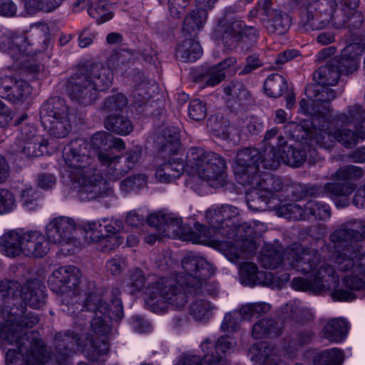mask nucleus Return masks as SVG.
Masks as SVG:
<instances>
[{
    "label": "nucleus",
    "instance_id": "nucleus-1",
    "mask_svg": "<svg viewBox=\"0 0 365 365\" xmlns=\"http://www.w3.org/2000/svg\"><path fill=\"white\" fill-rule=\"evenodd\" d=\"M260 261L267 269L282 266L285 269H294L302 274H309V279H293L292 286L296 290L331 289L339 282L333 267L321 262L317 251L307 250L301 245H292L282 255L279 254L274 247H267L261 254Z\"/></svg>",
    "mask_w": 365,
    "mask_h": 365
},
{
    "label": "nucleus",
    "instance_id": "nucleus-2",
    "mask_svg": "<svg viewBox=\"0 0 365 365\" xmlns=\"http://www.w3.org/2000/svg\"><path fill=\"white\" fill-rule=\"evenodd\" d=\"M305 92L314 101V105L311 108L309 103L303 99L300 101V109L304 113L313 115L312 123L314 131L310 138L316 143L329 148L336 140L345 147L351 148L356 145L359 138H365V120L356 127L357 133L350 130L336 129L339 122H345V115L331 117L329 115V102L336 97L333 89L324 88L320 91L319 86H309Z\"/></svg>",
    "mask_w": 365,
    "mask_h": 365
},
{
    "label": "nucleus",
    "instance_id": "nucleus-3",
    "mask_svg": "<svg viewBox=\"0 0 365 365\" xmlns=\"http://www.w3.org/2000/svg\"><path fill=\"white\" fill-rule=\"evenodd\" d=\"M113 304L114 309L110 311L108 304L94 294L90 295L84 302L83 307L95 313L91 323V339H87L88 344L82 345L80 339L72 331L56 335V346L61 357L63 356L65 363L66 359L64 356L69 352L81 351L91 360H97L100 356L108 353L109 346L106 336L111 329L110 319H120L123 316L120 302L115 300Z\"/></svg>",
    "mask_w": 365,
    "mask_h": 365
},
{
    "label": "nucleus",
    "instance_id": "nucleus-4",
    "mask_svg": "<svg viewBox=\"0 0 365 365\" xmlns=\"http://www.w3.org/2000/svg\"><path fill=\"white\" fill-rule=\"evenodd\" d=\"M363 234L347 228H341L331 235L334 243H346L344 252L336 259L338 268L343 272H349L342 279V287L335 289L332 297L338 301H351L356 298L355 292L365 288V251L361 245L354 244L365 237V226Z\"/></svg>",
    "mask_w": 365,
    "mask_h": 365
},
{
    "label": "nucleus",
    "instance_id": "nucleus-5",
    "mask_svg": "<svg viewBox=\"0 0 365 365\" xmlns=\"http://www.w3.org/2000/svg\"><path fill=\"white\" fill-rule=\"evenodd\" d=\"M259 160V150L247 148L237 153L233 164L237 182L252 187L247 195V202L249 208L253 211L265 210L274 192L281 188L278 180L268 175L260 178Z\"/></svg>",
    "mask_w": 365,
    "mask_h": 365
},
{
    "label": "nucleus",
    "instance_id": "nucleus-6",
    "mask_svg": "<svg viewBox=\"0 0 365 365\" xmlns=\"http://www.w3.org/2000/svg\"><path fill=\"white\" fill-rule=\"evenodd\" d=\"M63 168L72 181L77 183L86 198L93 200L109 195L112 190L109 183L94 174L90 167L92 159L89 144L82 139L71 141L63 151Z\"/></svg>",
    "mask_w": 365,
    "mask_h": 365
},
{
    "label": "nucleus",
    "instance_id": "nucleus-7",
    "mask_svg": "<svg viewBox=\"0 0 365 365\" xmlns=\"http://www.w3.org/2000/svg\"><path fill=\"white\" fill-rule=\"evenodd\" d=\"M38 322V318L36 315L29 314L19 323L8 320L5 324L0 326L1 338L9 341L11 344L15 342L18 346V351L14 349L6 352V363L7 365L10 364L43 365L46 361V350L41 341H36L29 352L23 346L24 336L22 334L21 327H32Z\"/></svg>",
    "mask_w": 365,
    "mask_h": 365
},
{
    "label": "nucleus",
    "instance_id": "nucleus-8",
    "mask_svg": "<svg viewBox=\"0 0 365 365\" xmlns=\"http://www.w3.org/2000/svg\"><path fill=\"white\" fill-rule=\"evenodd\" d=\"M110 69L101 63H93L78 68L67 83L68 96L81 104H89L97 98V93L104 91L111 85Z\"/></svg>",
    "mask_w": 365,
    "mask_h": 365
},
{
    "label": "nucleus",
    "instance_id": "nucleus-9",
    "mask_svg": "<svg viewBox=\"0 0 365 365\" xmlns=\"http://www.w3.org/2000/svg\"><path fill=\"white\" fill-rule=\"evenodd\" d=\"M185 281L177 276L160 277L148 284L145 290L146 306L154 312H163L170 307L179 309L187 301Z\"/></svg>",
    "mask_w": 365,
    "mask_h": 365
},
{
    "label": "nucleus",
    "instance_id": "nucleus-10",
    "mask_svg": "<svg viewBox=\"0 0 365 365\" xmlns=\"http://www.w3.org/2000/svg\"><path fill=\"white\" fill-rule=\"evenodd\" d=\"M0 250L9 257L40 258L47 254L49 247L41 231L16 229L0 237Z\"/></svg>",
    "mask_w": 365,
    "mask_h": 365
},
{
    "label": "nucleus",
    "instance_id": "nucleus-11",
    "mask_svg": "<svg viewBox=\"0 0 365 365\" xmlns=\"http://www.w3.org/2000/svg\"><path fill=\"white\" fill-rule=\"evenodd\" d=\"M227 165L220 155L200 148H191L187 153L186 171L212 187L222 185Z\"/></svg>",
    "mask_w": 365,
    "mask_h": 365
},
{
    "label": "nucleus",
    "instance_id": "nucleus-12",
    "mask_svg": "<svg viewBox=\"0 0 365 365\" xmlns=\"http://www.w3.org/2000/svg\"><path fill=\"white\" fill-rule=\"evenodd\" d=\"M263 142L265 148L262 154L259 153V164L266 169H277L281 163L299 167L306 159L305 151L288 146L276 128L266 133Z\"/></svg>",
    "mask_w": 365,
    "mask_h": 365
},
{
    "label": "nucleus",
    "instance_id": "nucleus-13",
    "mask_svg": "<svg viewBox=\"0 0 365 365\" xmlns=\"http://www.w3.org/2000/svg\"><path fill=\"white\" fill-rule=\"evenodd\" d=\"M108 138L106 133L99 132L92 137L91 142L94 148H98L96 156L100 163L105 167L107 177L115 180L134 168L140 158L141 152L138 148L127 152L125 154V165H123L119 155H115L110 149H102L106 145Z\"/></svg>",
    "mask_w": 365,
    "mask_h": 365
},
{
    "label": "nucleus",
    "instance_id": "nucleus-14",
    "mask_svg": "<svg viewBox=\"0 0 365 365\" xmlns=\"http://www.w3.org/2000/svg\"><path fill=\"white\" fill-rule=\"evenodd\" d=\"M83 229L90 242L101 251L111 250L123 242L120 234L123 223L118 220L102 218L88 221L83 225Z\"/></svg>",
    "mask_w": 365,
    "mask_h": 365
},
{
    "label": "nucleus",
    "instance_id": "nucleus-15",
    "mask_svg": "<svg viewBox=\"0 0 365 365\" xmlns=\"http://www.w3.org/2000/svg\"><path fill=\"white\" fill-rule=\"evenodd\" d=\"M252 229L247 225H241L237 227H229L222 235L227 236V240L220 243V248L225 257L233 263L240 259L249 258L257 249L256 242L248 237L251 235Z\"/></svg>",
    "mask_w": 365,
    "mask_h": 365
},
{
    "label": "nucleus",
    "instance_id": "nucleus-16",
    "mask_svg": "<svg viewBox=\"0 0 365 365\" xmlns=\"http://www.w3.org/2000/svg\"><path fill=\"white\" fill-rule=\"evenodd\" d=\"M41 123L56 138H64L71 130L69 110L64 100L53 98L47 101L41 109Z\"/></svg>",
    "mask_w": 365,
    "mask_h": 365
},
{
    "label": "nucleus",
    "instance_id": "nucleus-17",
    "mask_svg": "<svg viewBox=\"0 0 365 365\" xmlns=\"http://www.w3.org/2000/svg\"><path fill=\"white\" fill-rule=\"evenodd\" d=\"M235 345L236 341L230 336L220 337L216 345L206 339L201 344L205 354L201 361L196 356H187L182 358L177 365H227L222 354L232 351Z\"/></svg>",
    "mask_w": 365,
    "mask_h": 365
},
{
    "label": "nucleus",
    "instance_id": "nucleus-18",
    "mask_svg": "<svg viewBox=\"0 0 365 365\" xmlns=\"http://www.w3.org/2000/svg\"><path fill=\"white\" fill-rule=\"evenodd\" d=\"M363 175L364 171L359 167L349 165L341 168L336 172L334 178L339 182H345V183H327L324 187L325 191L335 198L336 206L346 207L349 204L346 197L356 188V185L349 180L361 178Z\"/></svg>",
    "mask_w": 365,
    "mask_h": 365
},
{
    "label": "nucleus",
    "instance_id": "nucleus-19",
    "mask_svg": "<svg viewBox=\"0 0 365 365\" xmlns=\"http://www.w3.org/2000/svg\"><path fill=\"white\" fill-rule=\"evenodd\" d=\"M78 224L68 216L53 218L46 226V235L54 244L61 245L73 243L77 237Z\"/></svg>",
    "mask_w": 365,
    "mask_h": 365
},
{
    "label": "nucleus",
    "instance_id": "nucleus-20",
    "mask_svg": "<svg viewBox=\"0 0 365 365\" xmlns=\"http://www.w3.org/2000/svg\"><path fill=\"white\" fill-rule=\"evenodd\" d=\"M182 269L176 276L192 287L201 284L210 275L209 263L205 258L195 255H187L183 258Z\"/></svg>",
    "mask_w": 365,
    "mask_h": 365
},
{
    "label": "nucleus",
    "instance_id": "nucleus-21",
    "mask_svg": "<svg viewBox=\"0 0 365 365\" xmlns=\"http://www.w3.org/2000/svg\"><path fill=\"white\" fill-rule=\"evenodd\" d=\"M80 277V270L76 267L63 266L52 272L48 278V284L53 292L71 296L76 292Z\"/></svg>",
    "mask_w": 365,
    "mask_h": 365
},
{
    "label": "nucleus",
    "instance_id": "nucleus-22",
    "mask_svg": "<svg viewBox=\"0 0 365 365\" xmlns=\"http://www.w3.org/2000/svg\"><path fill=\"white\" fill-rule=\"evenodd\" d=\"M329 18L326 22L331 21L336 29L343 28L349 19H356L359 25L361 24L362 18L359 13L355 12L358 6V0H341L339 4L336 0H329Z\"/></svg>",
    "mask_w": 365,
    "mask_h": 365
},
{
    "label": "nucleus",
    "instance_id": "nucleus-23",
    "mask_svg": "<svg viewBox=\"0 0 365 365\" xmlns=\"http://www.w3.org/2000/svg\"><path fill=\"white\" fill-rule=\"evenodd\" d=\"M31 92L32 88L24 80L16 79L11 76L0 78V97L14 103L24 102L30 97Z\"/></svg>",
    "mask_w": 365,
    "mask_h": 365
},
{
    "label": "nucleus",
    "instance_id": "nucleus-24",
    "mask_svg": "<svg viewBox=\"0 0 365 365\" xmlns=\"http://www.w3.org/2000/svg\"><path fill=\"white\" fill-rule=\"evenodd\" d=\"M249 354L251 360L259 365H279L277 349L265 342L255 344L250 348Z\"/></svg>",
    "mask_w": 365,
    "mask_h": 365
},
{
    "label": "nucleus",
    "instance_id": "nucleus-25",
    "mask_svg": "<svg viewBox=\"0 0 365 365\" xmlns=\"http://www.w3.org/2000/svg\"><path fill=\"white\" fill-rule=\"evenodd\" d=\"M186 170L182 160L179 158H172L158 165L155 177L160 182L169 183L179 178Z\"/></svg>",
    "mask_w": 365,
    "mask_h": 365
},
{
    "label": "nucleus",
    "instance_id": "nucleus-26",
    "mask_svg": "<svg viewBox=\"0 0 365 365\" xmlns=\"http://www.w3.org/2000/svg\"><path fill=\"white\" fill-rule=\"evenodd\" d=\"M136 56V53L131 50H115L108 58V68L116 73L123 75L133 65Z\"/></svg>",
    "mask_w": 365,
    "mask_h": 365
},
{
    "label": "nucleus",
    "instance_id": "nucleus-27",
    "mask_svg": "<svg viewBox=\"0 0 365 365\" xmlns=\"http://www.w3.org/2000/svg\"><path fill=\"white\" fill-rule=\"evenodd\" d=\"M27 38L24 34L7 31L0 41V48L11 55H16L24 51Z\"/></svg>",
    "mask_w": 365,
    "mask_h": 365
},
{
    "label": "nucleus",
    "instance_id": "nucleus-28",
    "mask_svg": "<svg viewBox=\"0 0 365 365\" xmlns=\"http://www.w3.org/2000/svg\"><path fill=\"white\" fill-rule=\"evenodd\" d=\"M48 142L43 137H37L33 140L17 143V153L27 158L41 156L46 151Z\"/></svg>",
    "mask_w": 365,
    "mask_h": 365
},
{
    "label": "nucleus",
    "instance_id": "nucleus-29",
    "mask_svg": "<svg viewBox=\"0 0 365 365\" xmlns=\"http://www.w3.org/2000/svg\"><path fill=\"white\" fill-rule=\"evenodd\" d=\"M347 331V322L341 318L329 320L323 329L324 337L329 341L336 343L344 341Z\"/></svg>",
    "mask_w": 365,
    "mask_h": 365
},
{
    "label": "nucleus",
    "instance_id": "nucleus-30",
    "mask_svg": "<svg viewBox=\"0 0 365 365\" xmlns=\"http://www.w3.org/2000/svg\"><path fill=\"white\" fill-rule=\"evenodd\" d=\"M237 209L232 205H222L221 207L210 209L206 212L205 217L213 227L219 228L220 225L227 220L236 217Z\"/></svg>",
    "mask_w": 365,
    "mask_h": 365
},
{
    "label": "nucleus",
    "instance_id": "nucleus-31",
    "mask_svg": "<svg viewBox=\"0 0 365 365\" xmlns=\"http://www.w3.org/2000/svg\"><path fill=\"white\" fill-rule=\"evenodd\" d=\"M207 19V13L199 9L190 14L184 20L182 33L185 37H194L203 26Z\"/></svg>",
    "mask_w": 365,
    "mask_h": 365
},
{
    "label": "nucleus",
    "instance_id": "nucleus-32",
    "mask_svg": "<svg viewBox=\"0 0 365 365\" xmlns=\"http://www.w3.org/2000/svg\"><path fill=\"white\" fill-rule=\"evenodd\" d=\"M313 76L317 83L315 86H319L320 91H322L324 88L330 89L328 86L337 83L340 78V72L336 68L325 66L315 71Z\"/></svg>",
    "mask_w": 365,
    "mask_h": 365
},
{
    "label": "nucleus",
    "instance_id": "nucleus-33",
    "mask_svg": "<svg viewBox=\"0 0 365 365\" xmlns=\"http://www.w3.org/2000/svg\"><path fill=\"white\" fill-rule=\"evenodd\" d=\"M344 360V351L338 348H331L317 353L313 359L314 365H341Z\"/></svg>",
    "mask_w": 365,
    "mask_h": 365
},
{
    "label": "nucleus",
    "instance_id": "nucleus-34",
    "mask_svg": "<svg viewBox=\"0 0 365 365\" xmlns=\"http://www.w3.org/2000/svg\"><path fill=\"white\" fill-rule=\"evenodd\" d=\"M280 334V329L272 319L264 318L257 322L252 330V336L256 339L272 337Z\"/></svg>",
    "mask_w": 365,
    "mask_h": 365
},
{
    "label": "nucleus",
    "instance_id": "nucleus-35",
    "mask_svg": "<svg viewBox=\"0 0 365 365\" xmlns=\"http://www.w3.org/2000/svg\"><path fill=\"white\" fill-rule=\"evenodd\" d=\"M202 53L200 45L192 38H187L177 48V55L185 61H195Z\"/></svg>",
    "mask_w": 365,
    "mask_h": 365
},
{
    "label": "nucleus",
    "instance_id": "nucleus-36",
    "mask_svg": "<svg viewBox=\"0 0 365 365\" xmlns=\"http://www.w3.org/2000/svg\"><path fill=\"white\" fill-rule=\"evenodd\" d=\"M21 297L26 304L34 309L40 308L45 303L44 290L38 284L24 288Z\"/></svg>",
    "mask_w": 365,
    "mask_h": 365
},
{
    "label": "nucleus",
    "instance_id": "nucleus-37",
    "mask_svg": "<svg viewBox=\"0 0 365 365\" xmlns=\"http://www.w3.org/2000/svg\"><path fill=\"white\" fill-rule=\"evenodd\" d=\"M286 88L287 82L284 78L278 73L269 75L264 84L266 94L273 98L281 96Z\"/></svg>",
    "mask_w": 365,
    "mask_h": 365
},
{
    "label": "nucleus",
    "instance_id": "nucleus-38",
    "mask_svg": "<svg viewBox=\"0 0 365 365\" xmlns=\"http://www.w3.org/2000/svg\"><path fill=\"white\" fill-rule=\"evenodd\" d=\"M107 130L115 134L125 135L133 129L130 121L123 116H109L105 121Z\"/></svg>",
    "mask_w": 365,
    "mask_h": 365
},
{
    "label": "nucleus",
    "instance_id": "nucleus-39",
    "mask_svg": "<svg viewBox=\"0 0 365 365\" xmlns=\"http://www.w3.org/2000/svg\"><path fill=\"white\" fill-rule=\"evenodd\" d=\"M240 276L242 282L250 285L262 283V277L264 274L258 272L257 266L253 262H245L240 265Z\"/></svg>",
    "mask_w": 365,
    "mask_h": 365
},
{
    "label": "nucleus",
    "instance_id": "nucleus-40",
    "mask_svg": "<svg viewBox=\"0 0 365 365\" xmlns=\"http://www.w3.org/2000/svg\"><path fill=\"white\" fill-rule=\"evenodd\" d=\"M28 13L32 14L37 11L51 12L58 9L63 0H21Z\"/></svg>",
    "mask_w": 365,
    "mask_h": 365
},
{
    "label": "nucleus",
    "instance_id": "nucleus-41",
    "mask_svg": "<svg viewBox=\"0 0 365 365\" xmlns=\"http://www.w3.org/2000/svg\"><path fill=\"white\" fill-rule=\"evenodd\" d=\"M305 216L307 220H324L330 217L329 207L317 201L311 200L305 205Z\"/></svg>",
    "mask_w": 365,
    "mask_h": 365
},
{
    "label": "nucleus",
    "instance_id": "nucleus-42",
    "mask_svg": "<svg viewBox=\"0 0 365 365\" xmlns=\"http://www.w3.org/2000/svg\"><path fill=\"white\" fill-rule=\"evenodd\" d=\"M88 12L90 16L95 19L98 24L111 19L113 16L110 9V5L106 1L96 2L88 8Z\"/></svg>",
    "mask_w": 365,
    "mask_h": 365
},
{
    "label": "nucleus",
    "instance_id": "nucleus-43",
    "mask_svg": "<svg viewBox=\"0 0 365 365\" xmlns=\"http://www.w3.org/2000/svg\"><path fill=\"white\" fill-rule=\"evenodd\" d=\"M225 92L231 96L230 101L239 106H245L252 100L250 92L241 83H232L225 88Z\"/></svg>",
    "mask_w": 365,
    "mask_h": 365
},
{
    "label": "nucleus",
    "instance_id": "nucleus-44",
    "mask_svg": "<svg viewBox=\"0 0 365 365\" xmlns=\"http://www.w3.org/2000/svg\"><path fill=\"white\" fill-rule=\"evenodd\" d=\"M195 229L197 231H192L189 233L187 240L191 241L194 244H205L210 241L214 236L217 227H213L210 224V227L207 228L199 223L195 224Z\"/></svg>",
    "mask_w": 365,
    "mask_h": 365
},
{
    "label": "nucleus",
    "instance_id": "nucleus-45",
    "mask_svg": "<svg viewBox=\"0 0 365 365\" xmlns=\"http://www.w3.org/2000/svg\"><path fill=\"white\" fill-rule=\"evenodd\" d=\"M182 219L168 214L162 235L168 237H181L185 233Z\"/></svg>",
    "mask_w": 365,
    "mask_h": 365
},
{
    "label": "nucleus",
    "instance_id": "nucleus-46",
    "mask_svg": "<svg viewBox=\"0 0 365 365\" xmlns=\"http://www.w3.org/2000/svg\"><path fill=\"white\" fill-rule=\"evenodd\" d=\"M305 207L302 208L299 205L291 203L279 207V213L284 217L291 220H307L305 216Z\"/></svg>",
    "mask_w": 365,
    "mask_h": 365
},
{
    "label": "nucleus",
    "instance_id": "nucleus-47",
    "mask_svg": "<svg viewBox=\"0 0 365 365\" xmlns=\"http://www.w3.org/2000/svg\"><path fill=\"white\" fill-rule=\"evenodd\" d=\"M212 309V307L207 301L198 300L192 304L190 312L195 319L203 321L210 317Z\"/></svg>",
    "mask_w": 365,
    "mask_h": 365
},
{
    "label": "nucleus",
    "instance_id": "nucleus-48",
    "mask_svg": "<svg viewBox=\"0 0 365 365\" xmlns=\"http://www.w3.org/2000/svg\"><path fill=\"white\" fill-rule=\"evenodd\" d=\"M165 142L162 147V151L170 154H174L180 148V135L177 130H167L164 133Z\"/></svg>",
    "mask_w": 365,
    "mask_h": 365
},
{
    "label": "nucleus",
    "instance_id": "nucleus-49",
    "mask_svg": "<svg viewBox=\"0 0 365 365\" xmlns=\"http://www.w3.org/2000/svg\"><path fill=\"white\" fill-rule=\"evenodd\" d=\"M16 206V199L13 193L6 189H0V215L13 211Z\"/></svg>",
    "mask_w": 365,
    "mask_h": 365
},
{
    "label": "nucleus",
    "instance_id": "nucleus-50",
    "mask_svg": "<svg viewBox=\"0 0 365 365\" xmlns=\"http://www.w3.org/2000/svg\"><path fill=\"white\" fill-rule=\"evenodd\" d=\"M147 184V176L143 174H135L128 177L121 183V187L125 192L140 189Z\"/></svg>",
    "mask_w": 365,
    "mask_h": 365
},
{
    "label": "nucleus",
    "instance_id": "nucleus-51",
    "mask_svg": "<svg viewBox=\"0 0 365 365\" xmlns=\"http://www.w3.org/2000/svg\"><path fill=\"white\" fill-rule=\"evenodd\" d=\"M39 197L38 192L32 187H26L21 192L22 204L29 210H34L37 207Z\"/></svg>",
    "mask_w": 365,
    "mask_h": 365
},
{
    "label": "nucleus",
    "instance_id": "nucleus-52",
    "mask_svg": "<svg viewBox=\"0 0 365 365\" xmlns=\"http://www.w3.org/2000/svg\"><path fill=\"white\" fill-rule=\"evenodd\" d=\"M362 50L358 44H349L342 51V58L348 61L351 66L350 71L356 70L357 68V63L356 59L361 55Z\"/></svg>",
    "mask_w": 365,
    "mask_h": 365
},
{
    "label": "nucleus",
    "instance_id": "nucleus-53",
    "mask_svg": "<svg viewBox=\"0 0 365 365\" xmlns=\"http://www.w3.org/2000/svg\"><path fill=\"white\" fill-rule=\"evenodd\" d=\"M188 114L190 118L199 121L205 118L206 108L205 103L199 99H195L190 103Z\"/></svg>",
    "mask_w": 365,
    "mask_h": 365
},
{
    "label": "nucleus",
    "instance_id": "nucleus-54",
    "mask_svg": "<svg viewBox=\"0 0 365 365\" xmlns=\"http://www.w3.org/2000/svg\"><path fill=\"white\" fill-rule=\"evenodd\" d=\"M127 104V99L123 94H117L110 96L105 101L104 107L109 110H118L122 109Z\"/></svg>",
    "mask_w": 365,
    "mask_h": 365
},
{
    "label": "nucleus",
    "instance_id": "nucleus-55",
    "mask_svg": "<svg viewBox=\"0 0 365 365\" xmlns=\"http://www.w3.org/2000/svg\"><path fill=\"white\" fill-rule=\"evenodd\" d=\"M244 24L241 21H234L227 26L225 34L224 39L230 38L234 41L238 39L239 36H240L244 31Z\"/></svg>",
    "mask_w": 365,
    "mask_h": 365
},
{
    "label": "nucleus",
    "instance_id": "nucleus-56",
    "mask_svg": "<svg viewBox=\"0 0 365 365\" xmlns=\"http://www.w3.org/2000/svg\"><path fill=\"white\" fill-rule=\"evenodd\" d=\"M239 318L236 312L226 314L221 324L222 329L224 331L235 330L239 324Z\"/></svg>",
    "mask_w": 365,
    "mask_h": 365
},
{
    "label": "nucleus",
    "instance_id": "nucleus-57",
    "mask_svg": "<svg viewBox=\"0 0 365 365\" xmlns=\"http://www.w3.org/2000/svg\"><path fill=\"white\" fill-rule=\"evenodd\" d=\"M225 78L224 72L217 69V67H211L205 77V83L207 86H214L220 83Z\"/></svg>",
    "mask_w": 365,
    "mask_h": 365
},
{
    "label": "nucleus",
    "instance_id": "nucleus-58",
    "mask_svg": "<svg viewBox=\"0 0 365 365\" xmlns=\"http://www.w3.org/2000/svg\"><path fill=\"white\" fill-rule=\"evenodd\" d=\"M168 217V214L161 212H155L149 216L147 215L148 222L150 226L158 227L162 235V231L164 229L165 223Z\"/></svg>",
    "mask_w": 365,
    "mask_h": 365
},
{
    "label": "nucleus",
    "instance_id": "nucleus-59",
    "mask_svg": "<svg viewBox=\"0 0 365 365\" xmlns=\"http://www.w3.org/2000/svg\"><path fill=\"white\" fill-rule=\"evenodd\" d=\"M37 137H42L41 135H36V129L31 125H26L23 126L18 135V142H24L33 140Z\"/></svg>",
    "mask_w": 365,
    "mask_h": 365
},
{
    "label": "nucleus",
    "instance_id": "nucleus-60",
    "mask_svg": "<svg viewBox=\"0 0 365 365\" xmlns=\"http://www.w3.org/2000/svg\"><path fill=\"white\" fill-rule=\"evenodd\" d=\"M272 26L277 34H282L285 33L289 26L288 16L281 14L277 15L272 21Z\"/></svg>",
    "mask_w": 365,
    "mask_h": 365
},
{
    "label": "nucleus",
    "instance_id": "nucleus-61",
    "mask_svg": "<svg viewBox=\"0 0 365 365\" xmlns=\"http://www.w3.org/2000/svg\"><path fill=\"white\" fill-rule=\"evenodd\" d=\"M190 0H168L169 9L171 15L179 18Z\"/></svg>",
    "mask_w": 365,
    "mask_h": 365
},
{
    "label": "nucleus",
    "instance_id": "nucleus-62",
    "mask_svg": "<svg viewBox=\"0 0 365 365\" xmlns=\"http://www.w3.org/2000/svg\"><path fill=\"white\" fill-rule=\"evenodd\" d=\"M146 217L147 214L143 211L133 210L128 214L126 221L130 225L136 227L143 225Z\"/></svg>",
    "mask_w": 365,
    "mask_h": 365
},
{
    "label": "nucleus",
    "instance_id": "nucleus-63",
    "mask_svg": "<svg viewBox=\"0 0 365 365\" xmlns=\"http://www.w3.org/2000/svg\"><path fill=\"white\" fill-rule=\"evenodd\" d=\"M14 118V114L10 108L2 102L0 103V127L7 126Z\"/></svg>",
    "mask_w": 365,
    "mask_h": 365
},
{
    "label": "nucleus",
    "instance_id": "nucleus-64",
    "mask_svg": "<svg viewBox=\"0 0 365 365\" xmlns=\"http://www.w3.org/2000/svg\"><path fill=\"white\" fill-rule=\"evenodd\" d=\"M155 84H150L147 82H143L137 86L135 88V95L147 100L151 96V92L154 91Z\"/></svg>",
    "mask_w": 365,
    "mask_h": 365
}]
</instances>
